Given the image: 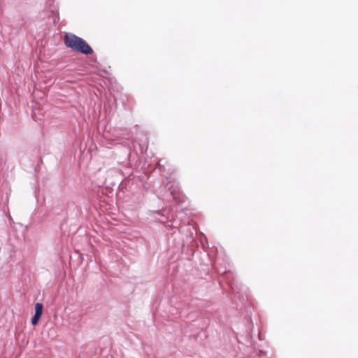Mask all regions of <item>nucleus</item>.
I'll list each match as a JSON object with an SVG mask.
<instances>
[{"label":"nucleus","mask_w":358,"mask_h":358,"mask_svg":"<svg viewBox=\"0 0 358 358\" xmlns=\"http://www.w3.org/2000/svg\"><path fill=\"white\" fill-rule=\"evenodd\" d=\"M64 42L66 47L85 55H90L93 52L92 48L83 38L75 34L66 33L64 38Z\"/></svg>","instance_id":"nucleus-1"},{"label":"nucleus","mask_w":358,"mask_h":358,"mask_svg":"<svg viewBox=\"0 0 358 358\" xmlns=\"http://www.w3.org/2000/svg\"><path fill=\"white\" fill-rule=\"evenodd\" d=\"M35 314L34 317L31 318V324L32 325H36L38 323L40 318L43 314V306L41 303H36L35 304Z\"/></svg>","instance_id":"nucleus-2"}]
</instances>
